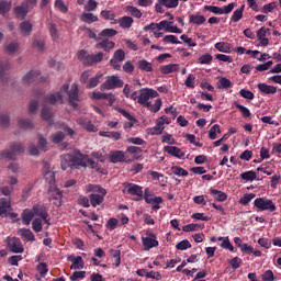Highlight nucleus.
I'll return each instance as SVG.
<instances>
[{
    "mask_svg": "<svg viewBox=\"0 0 281 281\" xmlns=\"http://www.w3.org/2000/svg\"><path fill=\"white\" fill-rule=\"evenodd\" d=\"M56 102H60L63 104V93L55 92L47 94L42 103V120H44V122H48V124L54 122V113L52 112V108L47 106V104L54 105Z\"/></svg>",
    "mask_w": 281,
    "mask_h": 281,
    "instance_id": "1",
    "label": "nucleus"
},
{
    "mask_svg": "<svg viewBox=\"0 0 281 281\" xmlns=\"http://www.w3.org/2000/svg\"><path fill=\"white\" fill-rule=\"evenodd\" d=\"M159 92L157 90L150 89V88H143L140 90H136L131 94V100L134 102H137V104H140V106H148L150 100L153 98H158Z\"/></svg>",
    "mask_w": 281,
    "mask_h": 281,
    "instance_id": "2",
    "label": "nucleus"
},
{
    "mask_svg": "<svg viewBox=\"0 0 281 281\" xmlns=\"http://www.w3.org/2000/svg\"><path fill=\"white\" fill-rule=\"evenodd\" d=\"M87 192H93L89 195L90 204L92 207H98L104 203V198L106 196V189L98 184H88Z\"/></svg>",
    "mask_w": 281,
    "mask_h": 281,
    "instance_id": "3",
    "label": "nucleus"
},
{
    "mask_svg": "<svg viewBox=\"0 0 281 281\" xmlns=\"http://www.w3.org/2000/svg\"><path fill=\"white\" fill-rule=\"evenodd\" d=\"M77 58L82 61V65L86 67H93V65H98V63L104 60V53L100 52L95 55H89L87 50L81 49L77 53Z\"/></svg>",
    "mask_w": 281,
    "mask_h": 281,
    "instance_id": "4",
    "label": "nucleus"
},
{
    "mask_svg": "<svg viewBox=\"0 0 281 281\" xmlns=\"http://www.w3.org/2000/svg\"><path fill=\"white\" fill-rule=\"evenodd\" d=\"M10 150H1L0 159H8L9 161H14L16 159V155H23L25 153V147L23 144L13 142L9 146Z\"/></svg>",
    "mask_w": 281,
    "mask_h": 281,
    "instance_id": "5",
    "label": "nucleus"
},
{
    "mask_svg": "<svg viewBox=\"0 0 281 281\" xmlns=\"http://www.w3.org/2000/svg\"><path fill=\"white\" fill-rule=\"evenodd\" d=\"M254 205L259 210V212H276V210H278L273 200L267 198H257L254 201Z\"/></svg>",
    "mask_w": 281,
    "mask_h": 281,
    "instance_id": "6",
    "label": "nucleus"
},
{
    "mask_svg": "<svg viewBox=\"0 0 281 281\" xmlns=\"http://www.w3.org/2000/svg\"><path fill=\"white\" fill-rule=\"evenodd\" d=\"M150 196H153V192H150V189L146 188L144 191L145 203L151 205V210H154V212H157V210H161V206L159 204L164 203V198L154 196V199H150Z\"/></svg>",
    "mask_w": 281,
    "mask_h": 281,
    "instance_id": "7",
    "label": "nucleus"
},
{
    "mask_svg": "<svg viewBox=\"0 0 281 281\" xmlns=\"http://www.w3.org/2000/svg\"><path fill=\"white\" fill-rule=\"evenodd\" d=\"M124 87V80L117 76L108 77L104 83L101 85V91H111L112 89H122Z\"/></svg>",
    "mask_w": 281,
    "mask_h": 281,
    "instance_id": "8",
    "label": "nucleus"
},
{
    "mask_svg": "<svg viewBox=\"0 0 281 281\" xmlns=\"http://www.w3.org/2000/svg\"><path fill=\"white\" fill-rule=\"evenodd\" d=\"M7 248L11 254H23L25 248H23V243L19 237H7L5 238Z\"/></svg>",
    "mask_w": 281,
    "mask_h": 281,
    "instance_id": "9",
    "label": "nucleus"
},
{
    "mask_svg": "<svg viewBox=\"0 0 281 281\" xmlns=\"http://www.w3.org/2000/svg\"><path fill=\"white\" fill-rule=\"evenodd\" d=\"M125 59L126 53H124V49L120 48L114 52L113 57L110 60V65L115 69V71H122V65H120V63H124Z\"/></svg>",
    "mask_w": 281,
    "mask_h": 281,
    "instance_id": "10",
    "label": "nucleus"
},
{
    "mask_svg": "<svg viewBox=\"0 0 281 281\" xmlns=\"http://www.w3.org/2000/svg\"><path fill=\"white\" fill-rule=\"evenodd\" d=\"M32 210L34 216H40V218L43 220L46 225H52L49 222L52 221V217H49V213L47 212V207H45V205L35 204Z\"/></svg>",
    "mask_w": 281,
    "mask_h": 281,
    "instance_id": "11",
    "label": "nucleus"
},
{
    "mask_svg": "<svg viewBox=\"0 0 281 281\" xmlns=\"http://www.w3.org/2000/svg\"><path fill=\"white\" fill-rule=\"evenodd\" d=\"M111 164H133V159H126L123 150H114L110 153Z\"/></svg>",
    "mask_w": 281,
    "mask_h": 281,
    "instance_id": "12",
    "label": "nucleus"
},
{
    "mask_svg": "<svg viewBox=\"0 0 281 281\" xmlns=\"http://www.w3.org/2000/svg\"><path fill=\"white\" fill-rule=\"evenodd\" d=\"M49 201H54V205L56 207H60L63 205V191L58 188H50L48 191Z\"/></svg>",
    "mask_w": 281,
    "mask_h": 281,
    "instance_id": "13",
    "label": "nucleus"
},
{
    "mask_svg": "<svg viewBox=\"0 0 281 281\" xmlns=\"http://www.w3.org/2000/svg\"><path fill=\"white\" fill-rule=\"evenodd\" d=\"M124 186L127 194H131V196H144V188L142 186L131 182H125Z\"/></svg>",
    "mask_w": 281,
    "mask_h": 281,
    "instance_id": "14",
    "label": "nucleus"
},
{
    "mask_svg": "<svg viewBox=\"0 0 281 281\" xmlns=\"http://www.w3.org/2000/svg\"><path fill=\"white\" fill-rule=\"evenodd\" d=\"M8 71H10V61L0 60V82L2 86L8 85V80H9Z\"/></svg>",
    "mask_w": 281,
    "mask_h": 281,
    "instance_id": "15",
    "label": "nucleus"
},
{
    "mask_svg": "<svg viewBox=\"0 0 281 281\" xmlns=\"http://www.w3.org/2000/svg\"><path fill=\"white\" fill-rule=\"evenodd\" d=\"M41 78V70H31L23 77L24 85H32L33 82H38Z\"/></svg>",
    "mask_w": 281,
    "mask_h": 281,
    "instance_id": "16",
    "label": "nucleus"
},
{
    "mask_svg": "<svg viewBox=\"0 0 281 281\" xmlns=\"http://www.w3.org/2000/svg\"><path fill=\"white\" fill-rule=\"evenodd\" d=\"M68 261L71 262L72 265L70 266V269L79 270V269H85V259H82L80 256H74L70 255L68 256Z\"/></svg>",
    "mask_w": 281,
    "mask_h": 281,
    "instance_id": "17",
    "label": "nucleus"
},
{
    "mask_svg": "<svg viewBox=\"0 0 281 281\" xmlns=\"http://www.w3.org/2000/svg\"><path fill=\"white\" fill-rule=\"evenodd\" d=\"M86 159L87 155H72L71 168H87Z\"/></svg>",
    "mask_w": 281,
    "mask_h": 281,
    "instance_id": "18",
    "label": "nucleus"
},
{
    "mask_svg": "<svg viewBox=\"0 0 281 281\" xmlns=\"http://www.w3.org/2000/svg\"><path fill=\"white\" fill-rule=\"evenodd\" d=\"M68 98H69V104L74 108V109H78V85H72L71 90L68 92Z\"/></svg>",
    "mask_w": 281,
    "mask_h": 281,
    "instance_id": "19",
    "label": "nucleus"
},
{
    "mask_svg": "<svg viewBox=\"0 0 281 281\" xmlns=\"http://www.w3.org/2000/svg\"><path fill=\"white\" fill-rule=\"evenodd\" d=\"M164 150L168 155H171V157H177V159H183V157H186V153H183L181 148L177 146H165Z\"/></svg>",
    "mask_w": 281,
    "mask_h": 281,
    "instance_id": "20",
    "label": "nucleus"
},
{
    "mask_svg": "<svg viewBox=\"0 0 281 281\" xmlns=\"http://www.w3.org/2000/svg\"><path fill=\"white\" fill-rule=\"evenodd\" d=\"M257 89L263 95H273L274 93H278V88H276L274 86H269L267 83H258Z\"/></svg>",
    "mask_w": 281,
    "mask_h": 281,
    "instance_id": "21",
    "label": "nucleus"
},
{
    "mask_svg": "<svg viewBox=\"0 0 281 281\" xmlns=\"http://www.w3.org/2000/svg\"><path fill=\"white\" fill-rule=\"evenodd\" d=\"M144 251H150L154 247H159V240L157 238L142 237Z\"/></svg>",
    "mask_w": 281,
    "mask_h": 281,
    "instance_id": "22",
    "label": "nucleus"
},
{
    "mask_svg": "<svg viewBox=\"0 0 281 281\" xmlns=\"http://www.w3.org/2000/svg\"><path fill=\"white\" fill-rule=\"evenodd\" d=\"M267 32H269V29H266L265 26H262L257 31V38L258 41H260L259 45L261 47H267V45H269V38H267Z\"/></svg>",
    "mask_w": 281,
    "mask_h": 281,
    "instance_id": "23",
    "label": "nucleus"
},
{
    "mask_svg": "<svg viewBox=\"0 0 281 281\" xmlns=\"http://www.w3.org/2000/svg\"><path fill=\"white\" fill-rule=\"evenodd\" d=\"M92 98L94 100H108L110 105L115 103V97H113V93L93 92Z\"/></svg>",
    "mask_w": 281,
    "mask_h": 281,
    "instance_id": "24",
    "label": "nucleus"
},
{
    "mask_svg": "<svg viewBox=\"0 0 281 281\" xmlns=\"http://www.w3.org/2000/svg\"><path fill=\"white\" fill-rule=\"evenodd\" d=\"M97 49H104V52H111V49L115 48V42L109 41V38H104L103 41L95 44Z\"/></svg>",
    "mask_w": 281,
    "mask_h": 281,
    "instance_id": "25",
    "label": "nucleus"
},
{
    "mask_svg": "<svg viewBox=\"0 0 281 281\" xmlns=\"http://www.w3.org/2000/svg\"><path fill=\"white\" fill-rule=\"evenodd\" d=\"M10 210H12V202L5 198L0 199V216H8Z\"/></svg>",
    "mask_w": 281,
    "mask_h": 281,
    "instance_id": "26",
    "label": "nucleus"
},
{
    "mask_svg": "<svg viewBox=\"0 0 281 281\" xmlns=\"http://www.w3.org/2000/svg\"><path fill=\"white\" fill-rule=\"evenodd\" d=\"M13 12H14L16 19H21V21H23V19H25V16H27L30 9L25 4L22 3V5L15 7L13 9Z\"/></svg>",
    "mask_w": 281,
    "mask_h": 281,
    "instance_id": "27",
    "label": "nucleus"
},
{
    "mask_svg": "<svg viewBox=\"0 0 281 281\" xmlns=\"http://www.w3.org/2000/svg\"><path fill=\"white\" fill-rule=\"evenodd\" d=\"M210 194H212V196H214L215 201H217L218 203H225V200L227 199V193L218 189L211 188Z\"/></svg>",
    "mask_w": 281,
    "mask_h": 281,
    "instance_id": "28",
    "label": "nucleus"
},
{
    "mask_svg": "<svg viewBox=\"0 0 281 281\" xmlns=\"http://www.w3.org/2000/svg\"><path fill=\"white\" fill-rule=\"evenodd\" d=\"M205 21H206L205 15H201V14L189 15V23H191V25H204Z\"/></svg>",
    "mask_w": 281,
    "mask_h": 281,
    "instance_id": "29",
    "label": "nucleus"
},
{
    "mask_svg": "<svg viewBox=\"0 0 281 281\" xmlns=\"http://www.w3.org/2000/svg\"><path fill=\"white\" fill-rule=\"evenodd\" d=\"M214 47L217 52H222V54H232V44L227 42H217Z\"/></svg>",
    "mask_w": 281,
    "mask_h": 281,
    "instance_id": "30",
    "label": "nucleus"
},
{
    "mask_svg": "<svg viewBox=\"0 0 281 281\" xmlns=\"http://www.w3.org/2000/svg\"><path fill=\"white\" fill-rule=\"evenodd\" d=\"M126 153H130V155H133L132 161H135L137 159H140L143 149L137 146H128L126 148Z\"/></svg>",
    "mask_w": 281,
    "mask_h": 281,
    "instance_id": "31",
    "label": "nucleus"
},
{
    "mask_svg": "<svg viewBox=\"0 0 281 281\" xmlns=\"http://www.w3.org/2000/svg\"><path fill=\"white\" fill-rule=\"evenodd\" d=\"M175 71H179V64H168L160 67V72L165 76H168V74H175Z\"/></svg>",
    "mask_w": 281,
    "mask_h": 281,
    "instance_id": "32",
    "label": "nucleus"
},
{
    "mask_svg": "<svg viewBox=\"0 0 281 281\" xmlns=\"http://www.w3.org/2000/svg\"><path fill=\"white\" fill-rule=\"evenodd\" d=\"M21 216L23 225H30V223H32V220L34 218V211L25 209L22 212Z\"/></svg>",
    "mask_w": 281,
    "mask_h": 281,
    "instance_id": "33",
    "label": "nucleus"
},
{
    "mask_svg": "<svg viewBox=\"0 0 281 281\" xmlns=\"http://www.w3.org/2000/svg\"><path fill=\"white\" fill-rule=\"evenodd\" d=\"M19 234H20V236H22V238H25L26 240H29L31 243H34V240H36L34 233H32V231L30 228H20Z\"/></svg>",
    "mask_w": 281,
    "mask_h": 281,
    "instance_id": "34",
    "label": "nucleus"
},
{
    "mask_svg": "<svg viewBox=\"0 0 281 281\" xmlns=\"http://www.w3.org/2000/svg\"><path fill=\"white\" fill-rule=\"evenodd\" d=\"M133 18L131 16H122L120 20H119V24H120V27H122L123 30H128L131 27H133Z\"/></svg>",
    "mask_w": 281,
    "mask_h": 281,
    "instance_id": "35",
    "label": "nucleus"
},
{
    "mask_svg": "<svg viewBox=\"0 0 281 281\" xmlns=\"http://www.w3.org/2000/svg\"><path fill=\"white\" fill-rule=\"evenodd\" d=\"M61 161V169L67 170V168H71L72 155L71 154H64L60 157Z\"/></svg>",
    "mask_w": 281,
    "mask_h": 281,
    "instance_id": "36",
    "label": "nucleus"
},
{
    "mask_svg": "<svg viewBox=\"0 0 281 281\" xmlns=\"http://www.w3.org/2000/svg\"><path fill=\"white\" fill-rule=\"evenodd\" d=\"M18 124L22 131H32L34 128V123L30 119H21L18 121Z\"/></svg>",
    "mask_w": 281,
    "mask_h": 281,
    "instance_id": "37",
    "label": "nucleus"
},
{
    "mask_svg": "<svg viewBox=\"0 0 281 281\" xmlns=\"http://www.w3.org/2000/svg\"><path fill=\"white\" fill-rule=\"evenodd\" d=\"M149 105H145V109H148V111H150L151 113H159V111L161 110V99H157L155 101V103L153 104V102H148Z\"/></svg>",
    "mask_w": 281,
    "mask_h": 281,
    "instance_id": "38",
    "label": "nucleus"
},
{
    "mask_svg": "<svg viewBox=\"0 0 281 281\" xmlns=\"http://www.w3.org/2000/svg\"><path fill=\"white\" fill-rule=\"evenodd\" d=\"M79 124L81 126H83V128H86V131H89V133H95V131H98L95 125H93V123H91V121H89L87 119H80Z\"/></svg>",
    "mask_w": 281,
    "mask_h": 281,
    "instance_id": "39",
    "label": "nucleus"
},
{
    "mask_svg": "<svg viewBox=\"0 0 281 281\" xmlns=\"http://www.w3.org/2000/svg\"><path fill=\"white\" fill-rule=\"evenodd\" d=\"M137 65H138V69H140V71H147V72L153 71V63H150L146 59L138 60Z\"/></svg>",
    "mask_w": 281,
    "mask_h": 281,
    "instance_id": "40",
    "label": "nucleus"
},
{
    "mask_svg": "<svg viewBox=\"0 0 281 281\" xmlns=\"http://www.w3.org/2000/svg\"><path fill=\"white\" fill-rule=\"evenodd\" d=\"M100 137H108L109 139L120 140L122 134L120 132H99Z\"/></svg>",
    "mask_w": 281,
    "mask_h": 281,
    "instance_id": "41",
    "label": "nucleus"
},
{
    "mask_svg": "<svg viewBox=\"0 0 281 281\" xmlns=\"http://www.w3.org/2000/svg\"><path fill=\"white\" fill-rule=\"evenodd\" d=\"M244 12H245V4H243L240 8H238L237 10H235L233 12V15L231 18L232 23H238V21H240V19H243Z\"/></svg>",
    "mask_w": 281,
    "mask_h": 281,
    "instance_id": "42",
    "label": "nucleus"
},
{
    "mask_svg": "<svg viewBox=\"0 0 281 281\" xmlns=\"http://www.w3.org/2000/svg\"><path fill=\"white\" fill-rule=\"evenodd\" d=\"M20 31L24 36H30L32 34V23L30 21H24L20 24Z\"/></svg>",
    "mask_w": 281,
    "mask_h": 281,
    "instance_id": "43",
    "label": "nucleus"
},
{
    "mask_svg": "<svg viewBox=\"0 0 281 281\" xmlns=\"http://www.w3.org/2000/svg\"><path fill=\"white\" fill-rule=\"evenodd\" d=\"M10 10H12L11 1H5V0L0 1V14H2V16H5V14L10 12Z\"/></svg>",
    "mask_w": 281,
    "mask_h": 281,
    "instance_id": "44",
    "label": "nucleus"
},
{
    "mask_svg": "<svg viewBox=\"0 0 281 281\" xmlns=\"http://www.w3.org/2000/svg\"><path fill=\"white\" fill-rule=\"evenodd\" d=\"M199 229H205L204 224H188L182 227V232H199Z\"/></svg>",
    "mask_w": 281,
    "mask_h": 281,
    "instance_id": "45",
    "label": "nucleus"
},
{
    "mask_svg": "<svg viewBox=\"0 0 281 281\" xmlns=\"http://www.w3.org/2000/svg\"><path fill=\"white\" fill-rule=\"evenodd\" d=\"M212 60H214V57L206 53L198 58V65H212Z\"/></svg>",
    "mask_w": 281,
    "mask_h": 281,
    "instance_id": "46",
    "label": "nucleus"
},
{
    "mask_svg": "<svg viewBox=\"0 0 281 281\" xmlns=\"http://www.w3.org/2000/svg\"><path fill=\"white\" fill-rule=\"evenodd\" d=\"M240 179H243V181H256L257 179L256 171L250 170V171L241 172Z\"/></svg>",
    "mask_w": 281,
    "mask_h": 281,
    "instance_id": "47",
    "label": "nucleus"
},
{
    "mask_svg": "<svg viewBox=\"0 0 281 281\" xmlns=\"http://www.w3.org/2000/svg\"><path fill=\"white\" fill-rule=\"evenodd\" d=\"M164 126L159 125V123L156 121V126L147 128L148 135H161L164 133Z\"/></svg>",
    "mask_w": 281,
    "mask_h": 281,
    "instance_id": "48",
    "label": "nucleus"
},
{
    "mask_svg": "<svg viewBox=\"0 0 281 281\" xmlns=\"http://www.w3.org/2000/svg\"><path fill=\"white\" fill-rule=\"evenodd\" d=\"M36 270L38 271L41 278H45L47 273H49V268H47V263L45 262H40L36 266Z\"/></svg>",
    "mask_w": 281,
    "mask_h": 281,
    "instance_id": "49",
    "label": "nucleus"
},
{
    "mask_svg": "<svg viewBox=\"0 0 281 281\" xmlns=\"http://www.w3.org/2000/svg\"><path fill=\"white\" fill-rule=\"evenodd\" d=\"M176 249L186 251V249H192V244H190V240L183 239L176 245Z\"/></svg>",
    "mask_w": 281,
    "mask_h": 281,
    "instance_id": "50",
    "label": "nucleus"
},
{
    "mask_svg": "<svg viewBox=\"0 0 281 281\" xmlns=\"http://www.w3.org/2000/svg\"><path fill=\"white\" fill-rule=\"evenodd\" d=\"M100 36H103V38H113V36H117V31L115 29H104L100 32Z\"/></svg>",
    "mask_w": 281,
    "mask_h": 281,
    "instance_id": "51",
    "label": "nucleus"
},
{
    "mask_svg": "<svg viewBox=\"0 0 281 281\" xmlns=\"http://www.w3.org/2000/svg\"><path fill=\"white\" fill-rule=\"evenodd\" d=\"M234 106L240 111L243 117H251V111H249L245 105L235 102Z\"/></svg>",
    "mask_w": 281,
    "mask_h": 281,
    "instance_id": "52",
    "label": "nucleus"
},
{
    "mask_svg": "<svg viewBox=\"0 0 281 281\" xmlns=\"http://www.w3.org/2000/svg\"><path fill=\"white\" fill-rule=\"evenodd\" d=\"M81 21L83 23H95L98 22V18L93 15V13H82L81 14Z\"/></svg>",
    "mask_w": 281,
    "mask_h": 281,
    "instance_id": "53",
    "label": "nucleus"
},
{
    "mask_svg": "<svg viewBox=\"0 0 281 281\" xmlns=\"http://www.w3.org/2000/svg\"><path fill=\"white\" fill-rule=\"evenodd\" d=\"M254 199H256V193H246L240 198L239 203L240 205H247L248 203H251Z\"/></svg>",
    "mask_w": 281,
    "mask_h": 281,
    "instance_id": "54",
    "label": "nucleus"
},
{
    "mask_svg": "<svg viewBox=\"0 0 281 281\" xmlns=\"http://www.w3.org/2000/svg\"><path fill=\"white\" fill-rule=\"evenodd\" d=\"M4 49L9 55L16 54V52H19V43H9L4 45Z\"/></svg>",
    "mask_w": 281,
    "mask_h": 281,
    "instance_id": "55",
    "label": "nucleus"
},
{
    "mask_svg": "<svg viewBox=\"0 0 281 281\" xmlns=\"http://www.w3.org/2000/svg\"><path fill=\"white\" fill-rule=\"evenodd\" d=\"M204 12H212V14H223V9L216 5H207L203 7Z\"/></svg>",
    "mask_w": 281,
    "mask_h": 281,
    "instance_id": "56",
    "label": "nucleus"
},
{
    "mask_svg": "<svg viewBox=\"0 0 281 281\" xmlns=\"http://www.w3.org/2000/svg\"><path fill=\"white\" fill-rule=\"evenodd\" d=\"M171 172H173V175H176L177 177H188V175H189L188 170H186L179 166H172Z\"/></svg>",
    "mask_w": 281,
    "mask_h": 281,
    "instance_id": "57",
    "label": "nucleus"
},
{
    "mask_svg": "<svg viewBox=\"0 0 281 281\" xmlns=\"http://www.w3.org/2000/svg\"><path fill=\"white\" fill-rule=\"evenodd\" d=\"M126 12H128L135 19H142V11L136 7L127 5Z\"/></svg>",
    "mask_w": 281,
    "mask_h": 281,
    "instance_id": "58",
    "label": "nucleus"
},
{
    "mask_svg": "<svg viewBox=\"0 0 281 281\" xmlns=\"http://www.w3.org/2000/svg\"><path fill=\"white\" fill-rule=\"evenodd\" d=\"M277 8H278L277 2H270V3H268V4H265V5L261 8V12H262L263 14H269V12H273Z\"/></svg>",
    "mask_w": 281,
    "mask_h": 281,
    "instance_id": "59",
    "label": "nucleus"
},
{
    "mask_svg": "<svg viewBox=\"0 0 281 281\" xmlns=\"http://www.w3.org/2000/svg\"><path fill=\"white\" fill-rule=\"evenodd\" d=\"M262 281H276V274H273L272 270H266L260 276Z\"/></svg>",
    "mask_w": 281,
    "mask_h": 281,
    "instance_id": "60",
    "label": "nucleus"
},
{
    "mask_svg": "<svg viewBox=\"0 0 281 281\" xmlns=\"http://www.w3.org/2000/svg\"><path fill=\"white\" fill-rule=\"evenodd\" d=\"M220 247H222V249H228V251L234 252V245H232V241H229V237L226 236L224 238V240L220 244Z\"/></svg>",
    "mask_w": 281,
    "mask_h": 281,
    "instance_id": "61",
    "label": "nucleus"
},
{
    "mask_svg": "<svg viewBox=\"0 0 281 281\" xmlns=\"http://www.w3.org/2000/svg\"><path fill=\"white\" fill-rule=\"evenodd\" d=\"M85 278H87V271H75L70 276L71 281L85 280Z\"/></svg>",
    "mask_w": 281,
    "mask_h": 281,
    "instance_id": "62",
    "label": "nucleus"
},
{
    "mask_svg": "<svg viewBox=\"0 0 281 281\" xmlns=\"http://www.w3.org/2000/svg\"><path fill=\"white\" fill-rule=\"evenodd\" d=\"M32 229L35 231L37 234L40 232H43V221L41 218L33 220Z\"/></svg>",
    "mask_w": 281,
    "mask_h": 281,
    "instance_id": "63",
    "label": "nucleus"
},
{
    "mask_svg": "<svg viewBox=\"0 0 281 281\" xmlns=\"http://www.w3.org/2000/svg\"><path fill=\"white\" fill-rule=\"evenodd\" d=\"M216 133H221V125L215 124L209 131V137L211 139H216Z\"/></svg>",
    "mask_w": 281,
    "mask_h": 281,
    "instance_id": "64",
    "label": "nucleus"
}]
</instances>
